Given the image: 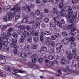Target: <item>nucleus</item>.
<instances>
[{"label":"nucleus","mask_w":79,"mask_h":79,"mask_svg":"<svg viewBox=\"0 0 79 79\" xmlns=\"http://www.w3.org/2000/svg\"><path fill=\"white\" fill-rule=\"evenodd\" d=\"M65 10L67 12H69V15H66V17L67 19L69 20L70 23H72L74 21V19H75L77 15H76L75 16L72 15H73V13L74 12L71 9V7L69 6H67L65 7Z\"/></svg>","instance_id":"f257e3e1"},{"label":"nucleus","mask_w":79,"mask_h":79,"mask_svg":"<svg viewBox=\"0 0 79 79\" xmlns=\"http://www.w3.org/2000/svg\"><path fill=\"white\" fill-rule=\"evenodd\" d=\"M61 13L60 12L58 11V9L56 8H54L52 10L53 13L56 15H57L58 17L60 16V15H61L62 16H64L66 15V12L65 10L64 9H62L61 10Z\"/></svg>","instance_id":"f03ea898"},{"label":"nucleus","mask_w":79,"mask_h":79,"mask_svg":"<svg viewBox=\"0 0 79 79\" xmlns=\"http://www.w3.org/2000/svg\"><path fill=\"white\" fill-rule=\"evenodd\" d=\"M16 13H15L14 12V14H12L11 12L9 13L8 15H7L6 16H4L2 19L4 22H6V21H10L11 20V18L13 16H15L16 15Z\"/></svg>","instance_id":"7ed1b4c3"},{"label":"nucleus","mask_w":79,"mask_h":79,"mask_svg":"<svg viewBox=\"0 0 79 79\" xmlns=\"http://www.w3.org/2000/svg\"><path fill=\"white\" fill-rule=\"evenodd\" d=\"M62 50L67 55V58L68 60H72L73 58V54L70 53H71V50L70 49H67L65 50L64 49H63Z\"/></svg>","instance_id":"20e7f679"},{"label":"nucleus","mask_w":79,"mask_h":79,"mask_svg":"<svg viewBox=\"0 0 79 79\" xmlns=\"http://www.w3.org/2000/svg\"><path fill=\"white\" fill-rule=\"evenodd\" d=\"M40 45L42 47L41 48L40 51V53L41 54H45V53H46L47 52V48L46 47H43L45 45V43H42Z\"/></svg>","instance_id":"39448f33"},{"label":"nucleus","mask_w":79,"mask_h":79,"mask_svg":"<svg viewBox=\"0 0 79 79\" xmlns=\"http://www.w3.org/2000/svg\"><path fill=\"white\" fill-rule=\"evenodd\" d=\"M10 11H15L13 12V13H12V15L14 14V12L15 13H17L16 15L13 16H14L17 15H18V13H17L16 11L18 13L20 12V11H21V9L19 8V7H18V6L17 5H16L14 7L10 9Z\"/></svg>","instance_id":"423d86ee"},{"label":"nucleus","mask_w":79,"mask_h":79,"mask_svg":"<svg viewBox=\"0 0 79 79\" xmlns=\"http://www.w3.org/2000/svg\"><path fill=\"white\" fill-rule=\"evenodd\" d=\"M9 42L8 41H6L3 42V40H2L1 38V37H0V49H1L2 48V44L3 46H6V45H8Z\"/></svg>","instance_id":"0eeeda50"},{"label":"nucleus","mask_w":79,"mask_h":79,"mask_svg":"<svg viewBox=\"0 0 79 79\" xmlns=\"http://www.w3.org/2000/svg\"><path fill=\"white\" fill-rule=\"evenodd\" d=\"M26 29V27L24 25H22L20 28L19 29L17 30V34L18 35H20V34H23V30H25Z\"/></svg>","instance_id":"6e6552de"},{"label":"nucleus","mask_w":79,"mask_h":79,"mask_svg":"<svg viewBox=\"0 0 79 79\" xmlns=\"http://www.w3.org/2000/svg\"><path fill=\"white\" fill-rule=\"evenodd\" d=\"M58 16V15H57V17L54 18V21L55 23H57V25L58 26H59V27H62V24L61 23H60V19H59V18H58V17H60V15L59 17Z\"/></svg>","instance_id":"1a4fd4ad"},{"label":"nucleus","mask_w":79,"mask_h":79,"mask_svg":"<svg viewBox=\"0 0 79 79\" xmlns=\"http://www.w3.org/2000/svg\"><path fill=\"white\" fill-rule=\"evenodd\" d=\"M7 57L6 56H3L2 55H0V59L1 60H0V63H2V64H4L5 63V61L6 60L5 59L3 58H6Z\"/></svg>","instance_id":"9d476101"},{"label":"nucleus","mask_w":79,"mask_h":79,"mask_svg":"<svg viewBox=\"0 0 79 79\" xmlns=\"http://www.w3.org/2000/svg\"><path fill=\"white\" fill-rule=\"evenodd\" d=\"M61 42L63 45H66L69 43V40L67 38H65L62 40Z\"/></svg>","instance_id":"9b49d317"},{"label":"nucleus","mask_w":79,"mask_h":79,"mask_svg":"<svg viewBox=\"0 0 79 79\" xmlns=\"http://www.w3.org/2000/svg\"><path fill=\"white\" fill-rule=\"evenodd\" d=\"M37 57V54H33L32 56L31 57V59L32 60V63H36L37 61V60H36V57Z\"/></svg>","instance_id":"f8f14e48"},{"label":"nucleus","mask_w":79,"mask_h":79,"mask_svg":"<svg viewBox=\"0 0 79 79\" xmlns=\"http://www.w3.org/2000/svg\"><path fill=\"white\" fill-rule=\"evenodd\" d=\"M21 52L19 51L18 52V56H21L22 58H25L26 56H27L26 54L25 53H21Z\"/></svg>","instance_id":"ddd939ff"},{"label":"nucleus","mask_w":79,"mask_h":79,"mask_svg":"<svg viewBox=\"0 0 79 79\" xmlns=\"http://www.w3.org/2000/svg\"><path fill=\"white\" fill-rule=\"evenodd\" d=\"M29 34L26 31H24L23 33V34H21V37H23V38H24L25 37H29Z\"/></svg>","instance_id":"4468645a"},{"label":"nucleus","mask_w":79,"mask_h":79,"mask_svg":"<svg viewBox=\"0 0 79 79\" xmlns=\"http://www.w3.org/2000/svg\"><path fill=\"white\" fill-rule=\"evenodd\" d=\"M32 30H31L30 32L32 34H34L35 30L37 29V26L33 25L31 27Z\"/></svg>","instance_id":"2eb2a0df"},{"label":"nucleus","mask_w":79,"mask_h":79,"mask_svg":"<svg viewBox=\"0 0 79 79\" xmlns=\"http://www.w3.org/2000/svg\"><path fill=\"white\" fill-rule=\"evenodd\" d=\"M31 48V46L28 44H27L25 45L23 47V48L25 51H27V50H29L30 48Z\"/></svg>","instance_id":"dca6fc26"},{"label":"nucleus","mask_w":79,"mask_h":79,"mask_svg":"<svg viewBox=\"0 0 79 79\" xmlns=\"http://www.w3.org/2000/svg\"><path fill=\"white\" fill-rule=\"evenodd\" d=\"M10 47H11V48H18V46L16 44H15L14 43H12L10 44Z\"/></svg>","instance_id":"f3484780"},{"label":"nucleus","mask_w":79,"mask_h":79,"mask_svg":"<svg viewBox=\"0 0 79 79\" xmlns=\"http://www.w3.org/2000/svg\"><path fill=\"white\" fill-rule=\"evenodd\" d=\"M69 69V66H67L66 67V69H64V71H65V72H69V73L70 72V73H73V70H72L68 71Z\"/></svg>","instance_id":"a211bd4d"},{"label":"nucleus","mask_w":79,"mask_h":79,"mask_svg":"<svg viewBox=\"0 0 79 79\" xmlns=\"http://www.w3.org/2000/svg\"><path fill=\"white\" fill-rule=\"evenodd\" d=\"M14 73H24V72L21 70H20L19 71L18 70L16 69H14Z\"/></svg>","instance_id":"6ab92c4d"},{"label":"nucleus","mask_w":79,"mask_h":79,"mask_svg":"<svg viewBox=\"0 0 79 79\" xmlns=\"http://www.w3.org/2000/svg\"><path fill=\"white\" fill-rule=\"evenodd\" d=\"M27 41L30 43V44H32V39L31 37H29L27 38Z\"/></svg>","instance_id":"aec40b11"},{"label":"nucleus","mask_w":79,"mask_h":79,"mask_svg":"<svg viewBox=\"0 0 79 79\" xmlns=\"http://www.w3.org/2000/svg\"><path fill=\"white\" fill-rule=\"evenodd\" d=\"M48 52L49 53V54H51V55H53L55 51H54V50L51 49L48 50Z\"/></svg>","instance_id":"412c9836"},{"label":"nucleus","mask_w":79,"mask_h":79,"mask_svg":"<svg viewBox=\"0 0 79 79\" xmlns=\"http://www.w3.org/2000/svg\"><path fill=\"white\" fill-rule=\"evenodd\" d=\"M74 40H75V38L73 36L70 37L69 39V41L70 42H73Z\"/></svg>","instance_id":"4be33fe9"},{"label":"nucleus","mask_w":79,"mask_h":79,"mask_svg":"<svg viewBox=\"0 0 79 79\" xmlns=\"http://www.w3.org/2000/svg\"><path fill=\"white\" fill-rule=\"evenodd\" d=\"M33 41H34L35 43H38V42H39V39L38 38L35 37H34L33 38Z\"/></svg>","instance_id":"5701e85b"},{"label":"nucleus","mask_w":79,"mask_h":79,"mask_svg":"<svg viewBox=\"0 0 79 79\" xmlns=\"http://www.w3.org/2000/svg\"><path fill=\"white\" fill-rule=\"evenodd\" d=\"M27 57H31V56H32V52L31 51H28L27 53Z\"/></svg>","instance_id":"b1692460"},{"label":"nucleus","mask_w":79,"mask_h":79,"mask_svg":"<svg viewBox=\"0 0 79 79\" xmlns=\"http://www.w3.org/2000/svg\"><path fill=\"white\" fill-rule=\"evenodd\" d=\"M56 26V23L55 22H52L50 23V27H55Z\"/></svg>","instance_id":"393cba45"},{"label":"nucleus","mask_w":79,"mask_h":79,"mask_svg":"<svg viewBox=\"0 0 79 79\" xmlns=\"http://www.w3.org/2000/svg\"><path fill=\"white\" fill-rule=\"evenodd\" d=\"M44 34L45 35H50L51 34V33L49 31H46L44 32Z\"/></svg>","instance_id":"a878e982"},{"label":"nucleus","mask_w":79,"mask_h":79,"mask_svg":"<svg viewBox=\"0 0 79 79\" xmlns=\"http://www.w3.org/2000/svg\"><path fill=\"white\" fill-rule=\"evenodd\" d=\"M28 22V20L27 19L23 18L22 19V22L23 23H27Z\"/></svg>","instance_id":"bb28decb"},{"label":"nucleus","mask_w":79,"mask_h":79,"mask_svg":"<svg viewBox=\"0 0 79 79\" xmlns=\"http://www.w3.org/2000/svg\"><path fill=\"white\" fill-rule=\"evenodd\" d=\"M24 38H23V37L21 36V38L19 39V42L20 43H23L24 42Z\"/></svg>","instance_id":"cd10ccee"},{"label":"nucleus","mask_w":79,"mask_h":79,"mask_svg":"<svg viewBox=\"0 0 79 79\" xmlns=\"http://www.w3.org/2000/svg\"><path fill=\"white\" fill-rule=\"evenodd\" d=\"M55 35L57 39H60L61 38V36L60 34L58 33H57Z\"/></svg>","instance_id":"c85d7f7f"},{"label":"nucleus","mask_w":79,"mask_h":79,"mask_svg":"<svg viewBox=\"0 0 79 79\" xmlns=\"http://www.w3.org/2000/svg\"><path fill=\"white\" fill-rule=\"evenodd\" d=\"M48 58L50 60H53V59H54V56L52 55H50L49 56Z\"/></svg>","instance_id":"c756f323"},{"label":"nucleus","mask_w":79,"mask_h":79,"mask_svg":"<svg viewBox=\"0 0 79 79\" xmlns=\"http://www.w3.org/2000/svg\"><path fill=\"white\" fill-rule=\"evenodd\" d=\"M35 13L37 16H39L40 14V12L39 10H37L35 11Z\"/></svg>","instance_id":"7c9ffc66"},{"label":"nucleus","mask_w":79,"mask_h":79,"mask_svg":"<svg viewBox=\"0 0 79 79\" xmlns=\"http://www.w3.org/2000/svg\"><path fill=\"white\" fill-rule=\"evenodd\" d=\"M23 25H21V23H17L15 26L16 27H17V28H21V26H22Z\"/></svg>","instance_id":"2f4dec72"},{"label":"nucleus","mask_w":79,"mask_h":79,"mask_svg":"<svg viewBox=\"0 0 79 79\" xmlns=\"http://www.w3.org/2000/svg\"><path fill=\"white\" fill-rule=\"evenodd\" d=\"M12 36L14 37V38H17V37H18V35L15 32H14L12 33Z\"/></svg>","instance_id":"473e14b6"},{"label":"nucleus","mask_w":79,"mask_h":79,"mask_svg":"<svg viewBox=\"0 0 79 79\" xmlns=\"http://www.w3.org/2000/svg\"><path fill=\"white\" fill-rule=\"evenodd\" d=\"M61 62L62 64H64L66 63V60L64 59H62L61 60Z\"/></svg>","instance_id":"72a5a7b5"},{"label":"nucleus","mask_w":79,"mask_h":79,"mask_svg":"<svg viewBox=\"0 0 79 79\" xmlns=\"http://www.w3.org/2000/svg\"><path fill=\"white\" fill-rule=\"evenodd\" d=\"M12 16H13V17H14V16H15V20H18V19H19V18H20V15H15L14 16H13V15H12Z\"/></svg>","instance_id":"f704fd0d"},{"label":"nucleus","mask_w":79,"mask_h":79,"mask_svg":"<svg viewBox=\"0 0 79 79\" xmlns=\"http://www.w3.org/2000/svg\"><path fill=\"white\" fill-rule=\"evenodd\" d=\"M45 14L44 12H41L40 15V18H43V17H45Z\"/></svg>","instance_id":"c9c22d12"},{"label":"nucleus","mask_w":79,"mask_h":79,"mask_svg":"<svg viewBox=\"0 0 79 79\" xmlns=\"http://www.w3.org/2000/svg\"><path fill=\"white\" fill-rule=\"evenodd\" d=\"M76 45V44L75 43H73L71 44L70 45V46L71 48L75 47Z\"/></svg>","instance_id":"e433bc0d"},{"label":"nucleus","mask_w":79,"mask_h":79,"mask_svg":"<svg viewBox=\"0 0 79 79\" xmlns=\"http://www.w3.org/2000/svg\"><path fill=\"white\" fill-rule=\"evenodd\" d=\"M56 46L57 48H61V47H62V45L61 43H58L57 44Z\"/></svg>","instance_id":"4c0bfd02"},{"label":"nucleus","mask_w":79,"mask_h":79,"mask_svg":"<svg viewBox=\"0 0 79 79\" xmlns=\"http://www.w3.org/2000/svg\"><path fill=\"white\" fill-rule=\"evenodd\" d=\"M30 15L31 16V17H34L35 16V13L33 11L31 12L30 14Z\"/></svg>","instance_id":"58836bf2"},{"label":"nucleus","mask_w":79,"mask_h":79,"mask_svg":"<svg viewBox=\"0 0 79 79\" xmlns=\"http://www.w3.org/2000/svg\"><path fill=\"white\" fill-rule=\"evenodd\" d=\"M72 52L73 55H75L76 54L77 50L76 48H73L72 50Z\"/></svg>","instance_id":"ea45409f"},{"label":"nucleus","mask_w":79,"mask_h":79,"mask_svg":"<svg viewBox=\"0 0 79 79\" xmlns=\"http://www.w3.org/2000/svg\"><path fill=\"white\" fill-rule=\"evenodd\" d=\"M56 35H53L51 37V39L52 40H56Z\"/></svg>","instance_id":"a19ab883"},{"label":"nucleus","mask_w":79,"mask_h":79,"mask_svg":"<svg viewBox=\"0 0 79 79\" xmlns=\"http://www.w3.org/2000/svg\"><path fill=\"white\" fill-rule=\"evenodd\" d=\"M56 51L57 53H60L61 52V48H57L56 49Z\"/></svg>","instance_id":"79ce46f5"},{"label":"nucleus","mask_w":79,"mask_h":79,"mask_svg":"<svg viewBox=\"0 0 79 79\" xmlns=\"http://www.w3.org/2000/svg\"><path fill=\"white\" fill-rule=\"evenodd\" d=\"M2 39H5L6 38V35L5 34H2L1 35V37Z\"/></svg>","instance_id":"37998d69"},{"label":"nucleus","mask_w":79,"mask_h":79,"mask_svg":"<svg viewBox=\"0 0 79 79\" xmlns=\"http://www.w3.org/2000/svg\"><path fill=\"white\" fill-rule=\"evenodd\" d=\"M26 8L28 11H31V7L27 5L26 6Z\"/></svg>","instance_id":"c03bdc74"},{"label":"nucleus","mask_w":79,"mask_h":79,"mask_svg":"<svg viewBox=\"0 0 79 79\" xmlns=\"http://www.w3.org/2000/svg\"><path fill=\"white\" fill-rule=\"evenodd\" d=\"M56 0H52L51 3L52 5H55L56 3Z\"/></svg>","instance_id":"a18cd8bd"},{"label":"nucleus","mask_w":79,"mask_h":79,"mask_svg":"<svg viewBox=\"0 0 79 79\" xmlns=\"http://www.w3.org/2000/svg\"><path fill=\"white\" fill-rule=\"evenodd\" d=\"M73 25H74L72 24L71 25H70L68 26L67 27V29H68V30L70 29H71V28L73 26Z\"/></svg>","instance_id":"49530a36"},{"label":"nucleus","mask_w":79,"mask_h":79,"mask_svg":"<svg viewBox=\"0 0 79 79\" xmlns=\"http://www.w3.org/2000/svg\"><path fill=\"white\" fill-rule=\"evenodd\" d=\"M32 48L34 50H36L37 48V46L35 44L33 45L32 46Z\"/></svg>","instance_id":"de8ad7c7"},{"label":"nucleus","mask_w":79,"mask_h":79,"mask_svg":"<svg viewBox=\"0 0 79 79\" xmlns=\"http://www.w3.org/2000/svg\"><path fill=\"white\" fill-rule=\"evenodd\" d=\"M45 44H46V45L47 47H49L50 45V42L48 41H46L45 42Z\"/></svg>","instance_id":"09e8293b"},{"label":"nucleus","mask_w":79,"mask_h":79,"mask_svg":"<svg viewBox=\"0 0 79 79\" xmlns=\"http://www.w3.org/2000/svg\"><path fill=\"white\" fill-rule=\"evenodd\" d=\"M44 21L45 23H47L49 21V19L47 18H46L44 19Z\"/></svg>","instance_id":"8fccbe9b"},{"label":"nucleus","mask_w":79,"mask_h":79,"mask_svg":"<svg viewBox=\"0 0 79 79\" xmlns=\"http://www.w3.org/2000/svg\"><path fill=\"white\" fill-rule=\"evenodd\" d=\"M79 56H77V55H75L74 56V60H76L77 61V59H78V58Z\"/></svg>","instance_id":"3c124183"},{"label":"nucleus","mask_w":79,"mask_h":79,"mask_svg":"<svg viewBox=\"0 0 79 79\" xmlns=\"http://www.w3.org/2000/svg\"><path fill=\"white\" fill-rule=\"evenodd\" d=\"M55 43L53 41H52L51 43V45L52 47H54Z\"/></svg>","instance_id":"603ef678"},{"label":"nucleus","mask_w":79,"mask_h":79,"mask_svg":"<svg viewBox=\"0 0 79 79\" xmlns=\"http://www.w3.org/2000/svg\"><path fill=\"white\" fill-rule=\"evenodd\" d=\"M27 30L28 31L29 30H31V27L29 26H27L26 27Z\"/></svg>","instance_id":"864d4df0"},{"label":"nucleus","mask_w":79,"mask_h":79,"mask_svg":"<svg viewBox=\"0 0 79 79\" xmlns=\"http://www.w3.org/2000/svg\"><path fill=\"white\" fill-rule=\"evenodd\" d=\"M64 4L63 3L61 2L59 5V8H61L63 6Z\"/></svg>","instance_id":"5fc2aeb1"},{"label":"nucleus","mask_w":79,"mask_h":79,"mask_svg":"<svg viewBox=\"0 0 79 79\" xmlns=\"http://www.w3.org/2000/svg\"><path fill=\"white\" fill-rule=\"evenodd\" d=\"M12 40L14 43H16L17 42V39L15 38L13 39Z\"/></svg>","instance_id":"6e6d98bb"},{"label":"nucleus","mask_w":79,"mask_h":79,"mask_svg":"<svg viewBox=\"0 0 79 79\" xmlns=\"http://www.w3.org/2000/svg\"><path fill=\"white\" fill-rule=\"evenodd\" d=\"M61 23H60L61 24H64L65 23H64V19H61Z\"/></svg>","instance_id":"4d7b16f0"},{"label":"nucleus","mask_w":79,"mask_h":79,"mask_svg":"<svg viewBox=\"0 0 79 79\" xmlns=\"http://www.w3.org/2000/svg\"><path fill=\"white\" fill-rule=\"evenodd\" d=\"M41 28H42V29H44V28H45V24L44 23H42L41 24Z\"/></svg>","instance_id":"13d9d810"},{"label":"nucleus","mask_w":79,"mask_h":79,"mask_svg":"<svg viewBox=\"0 0 79 79\" xmlns=\"http://www.w3.org/2000/svg\"><path fill=\"white\" fill-rule=\"evenodd\" d=\"M30 5L31 8H33L35 6V4H30Z\"/></svg>","instance_id":"bf43d9fd"},{"label":"nucleus","mask_w":79,"mask_h":79,"mask_svg":"<svg viewBox=\"0 0 79 79\" xmlns=\"http://www.w3.org/2000/svg\"><path fill=\"white\" fill-rule=\"evenodd\" d=\"M49 64H50V65L51 66H52L54 65V63L53 62V61H50L49 62Z\"/></svg>","instance_id":"052dcab7"},{"label":"nucleus","mask_w":79,"mask_h":79,"mask_svg":"<svg viewBox=\"0 0 79 79\" xmlns=\"http://www.w3.org/2000/svg\"><path fill=\"white\" fill-rule=\"evenodd\" d=\"M36 2L37 4H40L41 3V1L40 0H36Z\"/></svg>","instance_id":"680f3d73"},{"label":"nucleus","mask_w":79,"mask_h":79,"mask_svg":"<svg viewBox=\"0 0 79 79\" xmlns=\"http://www.w3.org/2000/svg\"><path fill=\"white\" fill-rule=\"evenodd\" d=\"M62 35H63L64 36L67 35H68V33H67V32H66V31H64L62 32Z\"/></svg>","instance_id":"e2e57ef3"},{"label":"nucleus","mask_w":79,"mask_h":79,"mask_svg":"<svg viewBox=\"0 0 79 79\" xmlns=\"http://www.w3.org/2000/svg\"><path fill=\"white\" fill-rule=\"evenodd\" d=\"M4 49L6 51H8V46H5L4 48Z\"/></svg>","instance_id":"0e129e2a"},{"label":"nucleus","mask_w":79,"mask_h":79,"mask_svg":"<svg viewBox=\"0 0 79 79\" xmlns=\"http://www.w3.org/2000/svg\"><path fill=\"white\" fill-rule=\"evenodd\" d=\"M0 76H1V77H5V76H6V75L3 74V73H0Z\"/></svg>","instance_id":"69168bd1"},{"label":"nucleus","mask_w":79,"mask_h":79,"mask_svg":"<svg viewBox=\"0 0 79 79\" xmlns=\"http://www.w3.org/2000/svg\"><path fill=\"white\" fill-rule=\"evenodd\" d=\"M38 60L39 63H42V61H43L42 59V58L38 59Z\"/></svg>","instance_id":"338daca9"},{"label":"nucleus","mask_w":79,"mask_h":79,"mask_svg":"<svg viewBox=\"0 0 79 79\" xmlns=\"http://www.w3.org/2000/svg\"><path fill=\"white\" fill-rule=\"evenodd\" d=\"M44 12L45 13H48V10L47 9H45L44 10Z\"/></svg>","instance_id":"774afa93"}]
</instances>
